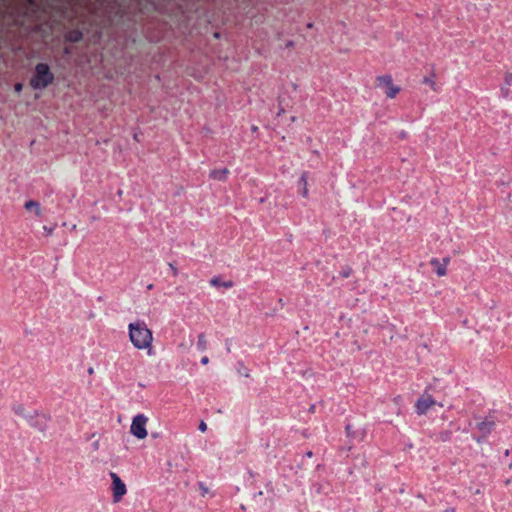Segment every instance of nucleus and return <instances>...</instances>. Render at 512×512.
<instances>
[{
    "mask_svg": "<svg viewBox=\"0 0 512 512\" xmlns=\"http://www.w3.org/2000/svg\"><path fill=\"white\" fill-rule=\"evenodd\" d=\"M445 512H455V510L450 508V509H446Z\"/></svg>",
    "mask_w": 512,
    "mask_h": 512,
    "instance_id": "nucleus-24",
    "label": "nucleus"
},
{
    "mask_svg": "<svg viewBox=\"0 0 512 512\" xmlns=\"http://www.w3.org/2000/svg\"><path fill=\"white\" fill-rule=\"evenodd\" d=\"M448 261V258L443 259V262H440L437 258H433L431 260V264L435 267V273L437 276L442 277L446 275Z\"/></svg>",
    "mask_w": 512,
    "mask_h": 512,
    "instance_id": "nucleus-7",
    "label": "nucleus"
},
{
    "mask_svg": "<svg viewBox=\"0 0 512 512\" xmlns=\"http://www.w3.org/2000/svg\"><path fill=\"white\" fill-rule=\"evenodd\" d=\"M300 181L302 182L303 184V190H302V196L303 197H307L308 195V183H307V176H306V173H303L300 177Z\"/></svg>",
    "mask_w": 512,
    "mask_h": 512,
    "instance_id": "nucleus-12",
    "label": "nucleus"
},
{
    "mask_svg": "<svg viewBox=\"0 0 512 512\" xmlns=\"http://www.w3.org/2000/svg\"><path fill=\"white\" fill-rule=\"evenodd\" d=\"M129 340L137 350H147L152 355L153 333L143 320H136L128 324Z\"/></svg>",
    "mask_w": 512,
    "mask_h": 512,
    "instance_id": "nucleus-1",
    "label": "nucleus"
},
{
    "mask_svg": "<svg viewBox=\"0 0 512 512\" xmlns=\"http://www.w3.org/2000/svg\"><path fill=\"white\" fill-rule=\"evenodd\" d=\"M229 171L226 168L219 169V170H213L210 173V177L216 180H225Z\"/></svg>",
    "mask_w": 512,
    "mask_h": 512,
    "instance_id": "nucleus-11",
    "label": "nucleus"
},
{
    "mask_svg": "<svg viewBox=\"0 0 512 512\" xmlns=\"http://www.w3.org/2000/svg\"><path fill=\"white\" fill-rule=\"evenodd\" d=\"M197 345H198V348L200 351H205L206 350V338H205V335L204 334H199L198 335V339H197Z\"/></svg>",
    "mask_w": 512,
    "mask_h": 512,
    "instance_id": "nucleus-13",
    "label": "nucleus"
},
{
    "mask_svg": "<svg viewBox=\"0 0 512 512\" xmlns=\"http://www.w3.org/2000/svg\"><path fill=\"white\" fill-rule=\"evenodd\" d=\"M210 284L213 287H224V288H231L234 285V283L232 281H230V280L229 281H222L219 276H214L210 280Z\"/></svg>",
    "mask_w": 512,
    "mask_h": 512,
    "instance_id": "nucleus-9",
    "label": "nucleus"
},
{
    "mask_svg": "<svg viewBox=\"0 0 512 512\" xmlns=\"http://www.w3.org/2000/svg\"><path fill=\"white\" fill-rule=\"evenodd\" d=\"M505 81L508 85H510L512 83V74H507L505 76Z\"/></svg>",
    "mask_w": 512,
    "mask_h": 512,
    "instance_id": "nucleus-18",
    "label": "nucleus"
},
{
    "mask_svg": "<svg viewBox=\"0 0 512 512\" xmlns=\"http://www.w3.org/2000/svg\"><path fill=\"white\" fill-rule=\"evenodd\" d=\"M377 87L384 90L386 97L394 99L400 92V87L393 83L392 76L390 74L380 75L376 78Z\"/></svg>",
    "mask_w": 512,
    "mask_h": 512,
    "instance_id": "nucleus-3",
    "label": "nucleus"
},
{
    "mask_svg": "<svg viewBox=\"0 0 512 512\" xmlns=\"http://www.w3.org/2000/svg\"><path fill=\"white\" fill-rule=\"evenodd\" d=\"M251 130H252V132H256L258 130V127L257 126H252Z\"/></svg>",
    "mask_w": 512,
    "mask_h": 512,
    "instance_id": "nucleus-22",
    "label": "nucleus"
},
{
    "mask_svg": "<svg viewBox=\"0 0 512 512\" xmlns=\"http://www.w3.org/2000/svg\"><path fill=\"white\" fill-rule=\"evenodd\" d=\"M147 422L148 418L144 414H138L132 419L130 425V432L138 440H143L144 438L147 437Z\"/></svg>",
    "mask_w": 512,
    "mask_h": 512,
    "instance_id": "nucleus-4",
    "label": "nucleus"
},
{
    "mask_svg": "<svg viewBox=\"0 0 512 512\" xmlns=\"http://www.w3.org/2000/svg\"><path fill=\"white\" fill-rule=\"evenodd\" d=\"M434 404H435V401L433 400V398L428 394H424L416 402V411L419 415H423Z\"/></svg>",
    "mask_w": 512,
    "mask_h": 512,
    "instance_id": "nucleus-6",
    "label": "nucleus"
},
{
    "mask_svg": "<svg viewBox=\"0 0 512 512\" xmlns=\"http://www.w3.org/2000/svg\"><path fill=\"white\" fill-rule=\"evenodd\" d=\"M72 40L77 41L78 40L77 35H74V38Z\"/></svg>",
    "mask_w": 512,
    "mask_h": 512,
    "instance_id": "nucleus-25",
    "label": "nucleus"
},
{
    "mask_svg": "<svg viewBox=\"0 0 512 512\" xmlns=\"http://www.w3.org/2000/svg\"><path fill=\"white\" fill-rule=\"evenodd\" d=\"M424 83L430 85V87L433 89V90H436V83L435 81L432 79V78H428V77H425L424 78Z\"/></svg>",
    "mask_w": 512,
    "mask_h": 512,
    "instance_id": "nucleus-15",
    "label": "nucleus"
},
{
    "mask_svg": "<svg viewBox=\"0 0 512 512\" xmlns=\"http://www.w3.org/2000/svg\"><path fill=\"white\" fill-rule=\"evenodd\" d=\"M72 40L77 41L78 40L77 35H74V38Z\"/></svg>",
    "mask_w": 512,
    "mask_h": 512,
    "instance_id": "nucleus-26",
    "label": "nucleus"
},
{
    "mask_svg": "<svg viewBox=\"0 0 512 512\" xmlns=\"http://www.w3.org/2000/svg\"><path fill=\"white\" fill-rule=\"evenodd\" d=\"M199 487L201 489L202 496H205L208 493V488L203 483H200Z\"/></svg>",
    "mask_w": 512,
    "mask_h": 512,
    "instance_id": "nucleus-16",
    "label": "nucleus"
},
{
    "mask_svg": "<svg viewBox=\"0 0 512 512\" xmlns=\"http://www.w3.org/2000/svg\"><path fill=\"white\" fill-rule=\"evenodd\" d=\"M43 230L47 236H52L55 230V225L43 226Z\"/></svg>",
    "mask_w": 512,
    "mask_h": 512,
    "instance_id": "nucleus-14",
    "label": "nucleus"
},
{
    "mask_svg": "<svg viewBox=\"0 0 512 512\" xmlns=\"http://www.w3.org/2000/svg\"><path fill=\"white\" fill-rule=\"evenodd\" d=\"M206 429H207L206 423L204 421H201L200 424H199V430L201 432H205Z\"/></svg>",
    "mask_w": 512,
    "mask_h": 512,
    "instance_id": "nucleus-17",
    "label": "nucleus"
},
{
    "mask_svg": "<svg viewBox=\"0 0 512 512\" xmlns=\"http://www.w3.org/2000/svg\"><path fill=\"white\" fill-rule=\"evenodd\" d=\"M208 362H209V358H208V357H206V356H205V357H203V358L201 359V363H202L203 365L208 364Z\"/></svg>",
    "mask_w": 512,
    "mask_h": 512,
    "instance_id": "nucleus-21",
    "label": "nucleus"
},
{
    "mask_svg": "<svg viewBox=\"0 0 512 512\" xmlns=\"http://www.w3.org/2000/svg\"><path fill=\"white\" fill-rule=\"evenodd\" d=\"M478 429L484 434L487 435L491 432L494 427V422L490 420H484L477 424Z\"/></svg>",
    "mask_w": 512,
    "mask_h": 512,
    "instance_id": "nucleus-10",
    "label": "nucleus"
},
{
    "mask_svg": "<svg viewBox=\"0 0 512 512\" xmlns=\"http://www.w3.org/2000/svg\"><path fill=\"white\" fill-rule=\"evenodd\" d=\"M21 90H22V84L21 83H17L15 85V91L19 93V92H21Z\"/></svg>",
    "mask_w": 512,
    "mask_h": 512,
    "instance_id": "nucleus-20",
    "label": "nucleus"
},
{
    "mask_svg": "<svg viewBox=\"0 0 512 512\" xmlns=\"http://www.w3.org/2000/svg\"><path fill=\"white\" fill-rule=\"evenodd\" d=\"M152 437H153V438H158V437H159V435H158V433H152Z\"/></svg>",
    "mask_w": 512,
    "mask_h": 512,
    "instance_id": "nucleus-23",
    "label": "nucleus"
},
{
    "mask_svg": "<svg viewBox=\"0 0 512 512\" xmlns=\"http://www.w3.org/2000/svg\"><path fill=\"white\" fill-rule=\"evenodd\" d=\"M110 477L112 479L113 502L117 503L126 494V485L116 473L111 472Z\"/></svg>",
    "mask_w": 512,
    "mask_h": 512,
    "instance_id": "nucleus-5",
    "label": "nucleus"
},
{
    "mask_svg": "<svg viewBox=\"0 0 512 512\" xmlns=\"http://www.w3.org/2000/svg\"><path fill=\"white\" fill-rule=\"evenodd\" d=\"M24 208L27 211H33L35 213L36 217L42 216V208H41L40 204L35 200L26 201L24 204Z\"/></svg>",
    "mask_w": 512,
    "mask_h": 512,
    "instance_id": "nucleus-8",
    "label": "nucleus"
},
{
    "mask_svg": "<svg viewBox=\"0 0 512 512\" xmlns=\"http://www.w3.org/2000/svg\"><path fill=\"white\" fill-rule=\"evenodd\" d=\"M171 270H172V273L174 274V276H177L178 275V270L177 268L173 265V264H169Z\"/></svg>",
    "mask_w": 512,
    "mask_h": 512,
    "instance_id": "nucleus-19",
    "label": "nucleus"
},
{
    "mask_svg": "<svg viewBox=\"0 0 512 512\" xmlns=\"http://www.w3.org/2000/svg\"><path fill=\"white\" fill-rule=\"evenodd\" d=\"M54 80V75L50 71V68L47 64L40 63L35 67V74L32 77L30 84L35 90L45 89L48 85H50Z\"/></svg>",
    "mask_w": 512,
    "mask_h": 512,
    "instance_id": "nucleus-2",
    "label": "nucleus"
}]
</instances>
